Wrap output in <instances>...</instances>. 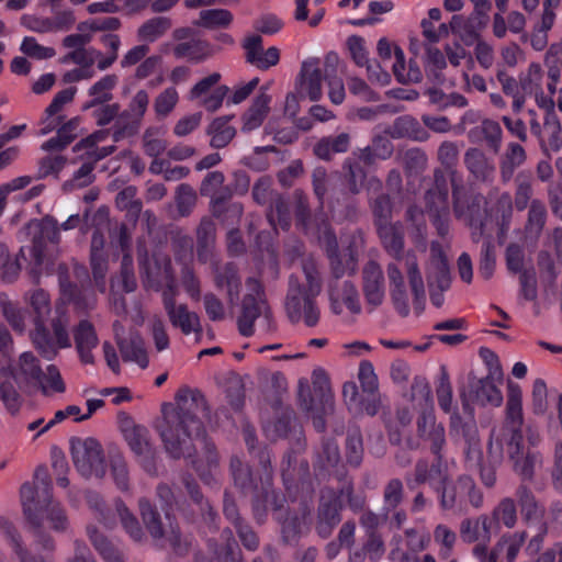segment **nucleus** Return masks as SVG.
Here are the masks:
<instances>
[{"mask_svg":"<svg viewBox=\"0 0 562 562\" xmlns=\"http://www.w3.org/2000/svg\"><path fill=\"white\" fill-rule=\"evenodd\" d=\"M154 429L160 437L166 453L175 460L194 454L193 435H201L206 425L216 424L205 394L188 385L175 393L173 403H162Z\"/></svg>","mask_w":562,"mask_h":562,"instance_id":"f257e3e1","label":"nucleus"},{"mask_svg":"<svg viewBox=\"0 0 562 562\" xmlns=\"http://www.w3.org/2000/svg\"><path fill=\"white\" fill-rule=\"evenodd\" d=\"M300 408L312 419L318 432L326 430V417L334 414L335 397L327 372L316 368L312 372L311 383L301 378L297 384Z\"/></svg>","mask_w":562,"mask_h":562,"instance_id":"f03ea898","label":"nucleus"},{"mask_svg":"<svg viewBox=\"0 0 562 562\" xmlns=\"http://www.w3.org/2000/svg\"><path fill=\"white\" fill-rule=\"evenodd\" d=\"M25 300L31 305L34 312V330L31 333V338L34 346L46 351L47 349H66L69 348L70 337L67 331L68 321L61 314H58L52 321L53 334L45 327V318L50 313V296L43 289H35L25 294Z\"/></svg>","mask_w":562,"mask_h":562,"instance_id":"7ed1b4c3","label":"nucleus"},{"mask_svg":"<svg viewBox=\"0 0 562 562\" xmlns=\"http://www.w3.org/2000/svg\"><path fill=\"white\" fill-rule=\"evenodd\" d=\"M246 286L247 293L241 301L237 326L243 336H251L256 321H259L266 329H270L273 319L272 312L267 303L265 291L259 280L248 278L246 280Z\"/></svg>","mask_w":562,"mask_h":562,"instance_id":"20e7f679","label":"nucleus"},{"mask_svg":"<svg viewBox=\"0 0 562 562\" xmlns=\"http://www.w3.org/2000/svg\"><path fill=\"white\" fill-rule=\"evenodd\" d=\"M502 382L503 372L497 367L483 378H477L473 373H470L468 391L460 392L464 414L472 415L474 413L471 403H476L480 406H501L503 403V394L498 384H502Z\"/></svg>","mask_w":562,"mask_h":562,"instance_id":"39448f33","label":"nucleus"},{"mask_svg":"<svg viewBox=\"0 0 562 562\" xmlns=\"http://www.w3.org/2000/svg\"><path fill=\"white\" fill-rule=\"evenodd\" d=\"M0 373L2 376L12 378L19 387L38 385L43 394L47 395V387L42 382L43 370L33 353H19L14 357L2 353Z\"/></svg>","mask_w":562,"mask_h":562,"instance_id":"423d86ee","label":"nucleus"},{"mask_svg":"<svg viewBox=\"0 0 562 562\" xmlns=\"http://www.w3.org/2000/svg\"><path fill=\"white\" fill-rule=\"evenodd\" d=\"M425 212L429 215L438 235L449 234V189L442 170L434 171V184L424 194Z\"/></svg>","mask_w":562,"mask_h":562,"instance_id":"0eeeda50","label":"nucleus"},{"mask_svg":"<svg viewBox=\"0 0 562 562\" xmlns=\"http://www.w3.org/2000/svg\"><path fill=\"white\" fill-rule=\"evenodd\" d=\"M72 462L85 477L101 479L105 474L104 452L101 443L92 437L70 439Z\"/></svg>","mask_w":562,"mask_h":562,"instance_id":"6e6552de","label":"nucleus"},{"mask_svg":"<svg viewBox=\"0 0 562 562\" xmlns=\"http://www.w3.org/2000/svg\"><path fill=\"white\" fill-rule=\"evenodd\" d=\"M18 240L21 243L31 241V256L36 268H40L44 260L46 244L59 241V227L56 220L46 216L42 220H33L25 224L18 232Z\"/></svg>","mask_w":562,"mask_h":562,"instance_id":"1a4fd4ad","label":"nucleus"},{"mask_svg":"<svg viewBox=\"0 0 562 562\" xmlns=\"http://www.w3.org/2000/svg\"><path fill=\"white\" fill-rule=\"evenodd\" d=\"M316 234L329 260L333 276L339 279L345 274H353L357 271L358 255L351 246L340 252L336 235L325 220L321 221Z\"/></svg>","mask_w":562,"mask_h":562,"instance_id":"9d476101","label":"nucleus"},{"mask_svg":"<svg viewBox=\"0 0 562 562\" xmlns=\"http://www.w3.org/2000/svg\"><path fill=\"white\" fill-rule=\"evenodd\" d=\"M467 339L465 335L451 334V335H431L425 339L423 344L414 345L406 339L397 338H380L376 345H370L367 341L355 340L344 345L346 349H359V350H373V349H406L414 348L415 351H425L429 348L439 349L442 346L454 348Z\"/></svg>","mask_w":562,"mask_h":562,"instance_id":"9b49d317","label":"nucleus"},{"mask_svg":"<svg viewBox=\"0 0 562 562\" xmlns=\"http://www.w3.org/2000/svg\"><path fill=\"white\" fill-rule=\"evenodd\" d=\"M427 282L431 303L440 307L443 304V292L450 288L451 278L447 255L438 241L430 244V257L426 268Z\"/></svg>","mask_w":562,"mask_h":562,"instance_id":"f8f14e48","label":"nucleus"},{"mask_svg":"<svg viewBox=\"0 0 562 562\" xmlns=\"http://www.w3.org/2000/svg\"><path fill=\"white\" fill-rule=\"evenodd\" d=\"M344 504L340 494L331 488L321 490L315 517V532L322 539H328L342 520Z\"/></svg>","mask_w":562,"mask_h":562,"instance_id":"ddd939ff","label":"nucleus"},{"mask_svg":"<svg viewBox=\"0 0 562 562\" xmlns=\"http://www.w3.org/2000/svg\"><path fill=\"white\" fill-rule=\"evenodd\" d=\"M315 295H310L305 288L299 282L294 276L289 280V292L286 295L285 307L288 315L292 322L301 319L307 326H315L318 322L319 312L314 302Z\"/></svg>","mask_w":562,"mask_h":562,"instance_id":"4468645a","label":"nucleus"},{"mask_svg":"<svg viewBox=\"0 0 562 562\" xmlns=\"http://www.w3.org/2000/svg\"><path fill=\"white\" fill-rule=\"evenodd\" d=\"M449 435L454 441H463L464 461L481 460L482 446L474 413L467 417L453 413L449 418Z\"/></svg>","mask_w":562,"mask_h":562,"instance_id":"2eb2a0df","label":"nucleus"},{"mask_svg":"<svg viewBox=\"0 0 562 562\" xmlns=\"http://www.w3.org/2000/svg\"><path fill=\"white\" fill-rule=\"evenodd\" d=\"M149 105V93L139 89L132 97L127 109L123 111L113 126V139L119 142L138 133Z\"/></svg>","mask_w":562,"mask_h":562,"instance_id":"dca6fc26","label":"nucleus"},{"mask_svg":"<svg viewBox=\"0 0 562 562\" xmlns=\"http://www.w3.org/2000/svg\"><path fill=\"white\" fill-rule=\"evenodd\" d=\"M358 379L362 393L355 411L368 416H375L384 406L379 391L378 376L370 362L362 361L360 363Z\"/></svg>","mask_w":562,"mask_h":562,"instance_id":"f3484780","label":"nucleus"},{"mask_svg":"<svg viewBox=\"0 0 562 562\" xmlns=\"http://www.w3.org/2000/svg\"><path fill=\"white\" fill-rule=\"evenodd\" d=\"M140 273L146 288L158 291L167 286L169 294H173L175 276L171 260L167 256H153L140 261Z\"/></svg>","mask_w":562,"mask_h":562,"instance_id":"a211bd4d","label":"nucleus"},{"mask_svg":"<svg viewBox=\"0 0 562 562\" xmlns=\"http://www.w3.org/2000/svg\"><path fill=\"white\" fill-rule=\"evenodd\" d=\"M35 491L29 485V483L21 486L23 515L30 524L33 535L36 538V542L41 548L45 551H53L55 549L54 539L42 529L43 520L40 515L42 505L40 499L35 501Z\"/></svg>","mask_w":562,"mask_h":562,"instance_id":"6ab92c4d","label":"nucleus"},{"mask_svg":"<svg viewBox=\"0 0 562 562\" xmlns=\"http://www.w3.org/2000/svg\"><path fill=\"white\" fill-rule=\"evenodd\" d=\"M124 439L144 471L151 476L158 475V452L151 442L149 430L142 426Z\"/></svg>","mask_w":562,"mask_h":562,"instance_id":"aec40b11","label":"nucleus"},{"mask_svg":"<svg viewBox=\"0 0 562 562\" xmlns=\"http://www.w3.org/2000/svg\"><path fill=\"white\" fill-rule=\"evenodd\" d=\"M211 261V276L214 286L226 294L227 302L232 305L239 300L241 278L234 262Z\"/></svg>","mask_w":562,"mask_h":562,"instance_id":"412c9836","label":"nucleus"},{"mask_svg":"<svg viewBox=\"0 0 562 562\" xmlns=\"http://www.w3.org/2000/svg\"><path fill=\"white\" fill-rule=\"evenodd\" d=\"M249 495H251V514L258 525L266 522L269 506L276 513L274 515L283 508L284 498L272 488L269 482H261L260 486Z\"/></svg>","mask_w":562,"mask_h":562,"instance_id":"4be33fe9","label":"nucleus"},{"mask_svg":"<svg viewBox=\"0 0 562 562\" xmlns=\"http://www.w3.org/2000/svg\"><path fill=\"white\" fill-rule=\"evenodd\" d=\"M514 496L516 497L517 507L525 525H540L542 521H546L543 519L546 513L544 505L528 484L520 483L515 488Z\"/></svg>","mask_w":562,"mask_h":562,"instance_id":"5701e85b","label":"nucleus"},{"mask_svg":"<svg viewBox=\"0 0 562 562\" xmlns=\"http://www.w3.org/2000/svg\"><path fill=\"white\" fill-rule=\"evenodd\" d=\"M504 427L510 432L508 441L522 440V393L519 385L508 383Z\"/></svg>","mask_w":562,"mask_h":562,"instance_id":"b1692460","label":"nucleus"},{"mask_svg":"<svg viewBox=\"0 0 562 562\" xmlns=\"http://www.w3.org/2000/svg\"><path fill=\"white\" fill-rule=\"evenodd\" d=\"M453 176V188H452V199H453V213L458 220H461L465 223V225L482 223L485 220V211L481 209V203L483 201V196L476 195L472 198L471 203L465 205L462 198L463 190V181L459 180V183H456V173Z\"/></svg>","mask_w":562,"mask_h":562,"instance_id":"393cba45","label":"nucleus"},{"mask_svg":"<svg viewBox=\"0 0 562 562\" xmlns=\"http://www.w3.org/2000/svg\"><path fill=\"white\" fill-rule=\"evenodd\" d=\"M417 435L426 443L434 456L443 454L446 430L442 424L436 422L431 412H422L417 419Z\"/></svg>","mask_w":562,"mask_h":562,"instance_id":"a878e982","label":"nucleus"},{"mask_svg":"<svg viewBox=\"0 0 562 562\" xmlns=\"http://www.w3.org/2000/svg\"><path fill=\"white\" fill-rule=\"evenodd\" d=\"M243 47L245 49L246 61L260 70H267L276 66L280 60V50L276 46H271L265 50L262 38L259 35L247 37Z\"/></svg>","mask_w":562,"mask_h":562,"instance_id":"bb28decb","label":"nucleus"},{"mask_svg":"<svg viewBox=\"0 0 562 562\" xmlns=\"http://www.w3.org/2000/svg\"><path fill=\"white\" fill-rule=\"evenodd\" d=\"M228 474L233 486L244 496L256 491L258 479L252 467L238 454H232L228 461Z\"/></svg>","mask_w":562,"mask_h":562,"instance_id":"cd10ccee","label":"nucleus"},{"mask_svg":"<svg viewBox=\"0 0 562 562\" xmlns=\"http://www.w3.org/2000/svg\"><path fill=\"white\" fill-rule=\"evenodd\" d=\"M507 453L513 462L514 471L521 477L522 482L532 481L535 476V464L539 453L526 450L522 440L507 441Z\"/></svg>","mask_w":562,"mask_h":562,"instance_id":"c85d7f7f","label":"nucleus"},{"mask_svg":"<svg viewBox=\"0 0 562 562\" xmlns=\"http://www.w3.org/2000/svg\"><path fill=\"white\" fill-rule=\"evenodd\" d=\"M164 304L171 324L180 328L184 335L200 330V318L194 312H190L184 304L177 305L173 294L164 292Z\"/></svg>","mask_w":562,"mask_h":562,"instance_id":"c756f323","label":"nucleus"},{"mask_svg":"<svg viewBox=\"0 0 562 562\" xmlns=\"http://www.w3.org/2000/svg\"><path fill=\"white\" fill-rule=\"evenodd\" d=\"M362 278L367 303L372 307L379 306L384 299V276L380 265L373 260L367 262Z\"/></svg>","mask_w":562,"mask_h":562,"instance_id":"7c9ffc66","label":"nucleus"},{"mask_svg":"<svg viewBox=\"0 0 562 562\" xmlns=\"http://www.w3.org/2000/svg\"><path fill=\"white\" fill-rule=\"evenodd\" d=\"M282 477L285 484L301 483L307 492H313L310 464L307 460H297L293 451L284 454L282 460Z\"/></svg>","mask_w":562,"mask_h":562,"instance_id":"2f4dec72","label":"nucleus"},{"mask_svg":"<svg viewBox=\"0 0 562 562\" xmlns=\"http://www.w3.org/2000/svg\"><path fill=\"white\" fill-rule=\"evenodd\" d=\"M310 514L308 507L303 505L300 512L289 510L285 517H282L279 513L276 515V519L281 525V536L284 543L290 544L301 537L307 525Z\"/></svg>","mask_w":562,"mask_h":562,"instance_id":"473e14b6","label":"nucleus"},{"mask_svg":"<svg viewBox=\"0 0 562 562\" xmlns=\"http://www.w3.org/2000/svg\"><path fill=\"white\" fill-rule=\"evenodd\" d=\"M216 384L224 387L226 401L234 412H241L246 402L245 382L235 372L215 376Z\"/></svg>","mask_w":562,"mask_h":562,"instance_id":"72a5a7b5","label":"nucleus"},{"mask_svg":"<svg viewBox=\"0 0 562 562\" xmlns=\"http://www.w3.org/2000/svg\"><path fill=\"white\" fill-rule=\"evenodd\" d=\"M300 86L311 101H317L322 97V71L319 69V60L310 58L302 63Z\"/></svg>","mask_w":562,"mask_h":562,"instance_id":"f704fd0d","label":"nucleus"},{"mask_svg":"<svg viewBox=\"0 0 562 562\" xmlns=\"http://www.w3.org/2000/svg\"><path fill=\"white\" fill-rule=\"evenodd\" d=\"M463 160L465 168L476 181H493L495 166L481 149L469 148L464 154Z\"/></svg>","mask_w":562,"mask_h":562,"instance_id":"c9c22d12","label":"nucleus"},{"mask_svg":"<svg viewBox=\"0 0 562 562\" xmlns=\"http://www.w3.org/2000/svg\"><path fill=\"white\" fill-rule=\"evenodd\" d=\"M119 83V76L115 74H108L97 80L88 89L90 99L82 104V110L87 111L99 106V104L109 103L113 99V90Z\"/></svg>","mask_w":562,"mask_h":562,"instance_id":"e433bc0d","label":"nucleus"},{"mask_svg":"<svg viewBox=\"0 0 562 562\" xmlns=\"http://www.w3.org/2000/svg\"><path fill=\"white\" fill-rule=\"evenodd\" d=\"M378 235L385 251L400 259L404 250V229L401 223H379Z\"/></svg>","mask_w":562,"mask_h":562,"instance_id":"4c0bfd02","label":"nucleus"},{"mask_svg":"<svg viewBox=\"0 0 562 562\" xmlns=\"http://www.w3.org/2000/svg\"><path fill=\"white\" fill-rule=\"evenodd\" d=\"M270 102L271 97L261 90L241 116V132L249 133L261 126L270 111Z\"/></svg>","mask_w":562,"mask_h":562,"instance_id":"58836bf2","label":"nucleus"},{"mask_svg":"<svg viewBox=\"0 0 562 562\" xmlns=\"http://www.w3.org/2000/svg\"><path fill=\"white\" fill-rule=\"evenodd\" d=\"M137 504L142 521L151 539L154 541L162 540L166 530L157 506L147 497H140Z\"/></svg>","mask_w":562,"mask_h":562,"instance_id":"ea45409f","label":"nucleus"},{"mask_svg":"<svg viewBox=\"0 0 562 562\" xmlns=\"http://www.w3.org/2000/svg\"><path fill=\"white\" fill-rule=\"evenodd\" d=\"M464 477L465 474H462L456 481H452L450 477L441 485H434V490L439 497L440 507L443 510H451L462 506Z\"/></svg>","mask_w":562,"mask_h":562,"instance_id":"a19ab883","label":"nucleus"},{"mask_svg":"<svg viewBox=\"0 0 562 562\" xmlns=\"http://www.w3.org/2000/svg\"><path fill=\"white\" fill-rule=\"evenodd\" d=\"M386 552V544L382 532L364 535L360 549L349 555L348 562H362L368 559L370 562L380 561Z\"/></svg>","mask_w":562,"mask_h":562,"instance_id":"79ce46f5","label":"nucleus"},{"mask_svg":"<svg viewBox=\"0 0 562 562\" xmlns=\"http://www.w3.org/2000/svg\"><path fill=\"white\" fill-rule=\"evenodd\" d=\"M87 536L104 562H125V555L105 535L95 526H87Z\"/></svg>","mask_w":562,"mask_h":562,"instance_id":"37998d69","label":"nucleus"},{"mask_svg":"<svg viewBox=\"0 0 562 562\" xmlns=\"http://www.w3.org/2000/svg\"><path fill=\"white\" fill-rule=\"evenodd\" d=\"M338 66V55L334 52L328 53L325 56L324 71L328 83V97L334 104H341L346 97L342 79L337 76Z\"/></svg>","mask_w":562,"mask_h":562,"instance_id":"c03bdc74","label":"nucleus"},{"mask_svg":"<svg viewBox=\"0 0 562 562\" xmlns=\"http://www.w3.org/2000/svg\"><path fill=\"white\" fill-rule=\"evenodd\" d=\"M527 154L525 148L515 142L507 144L499 158V173L504 183L512 180L515 170L525 164Z\"/></svg>","mask_w":562,"mask_h":562,"instance_id":"a18cd8bd","label":"nucleus"},{"mask_svg":"<svg viewBox=\"0 0 562 562\" xmlns=\"http://www.w3.org/2000/svg\"><path fill=\"white\" fill-rule=\"evenodd\" d=\"M113 508L120 519L122 528L128 535V537L134 542L145 543L147 541L146 532L142 527L138 518L126 506V504L121 498H116L114 501Z\"/></svg>","mask_w":562,"mask_h":562,"instance_id":"49530a36","label":"nucleus"},{"mask_svg":"<svg viewBox=\"0 0 562 562\" xmlns=\"http://www.w3.org/2000/svg\"><path fill=\"white\" fill-rule=\"evenodd\" d=\"M215 244V224L209 217H203L196 228V252L201 262H207L213 258Z\"/></svg>","mask_w":562,"mask_h":562,"instance_id":"de8ad7c7","label":"nucleus"},{"mask_svg":"<svg viewBox=\"0 0 562 562\" xmlns=\"http://www.w3.org/2000/svg\"><path fill=\"white\" fill-rule=\"evenodd\" d=\"M172 53L177 59L188 58L189 60L200 63L210 58L214 50L209 42L195 38L177 44Z\"/></svg>","mask_w":562,"mask_h":562,"instance_id":"09e8293b","label":"nucleus"},{"mask_svg":"<svg viewBox=\"0 0 562 562\" xmlns=\"http://www.w3.org/2000/svg\"><path fill=\"white\" fill-rule=\"evenodd\" d=\"M350 139L351 138L348 133L326 136L315 144L313 151L319 159L330 160L335 154H342L349 149Z\"/></svg>","mask_w":562,"mask_h":562,"instance_id":"8fccbe9b","label":"nucleus"},{"mask_svg":"<svg viewBox=\"0 0 562 562\" xmlns=\"http://www.w3.org/2000/svg\"><path fill=\"white\" fill-rule=\"evenodd\" d=\"M76 92V87H69L56 93L45 110L46 117L42 122L44 126L41 128V135H46L56 128L59 121L55 122L50 117L58 114L66 104L70 103L74 100Z\"/></svg>","mask_w":562,"mask_h":562,"instance_id":"3c124183","label":"nucleus"},{"mask_svg":"<svg viewBox=\"0 0 562 562\" xmlns=\"http://www.w3.org/2000/svg\"><path fill=\"white\" fill-rule=\"evenodd\" d=\"M547 215L548 212L546 204L539 199L532 200L528 207L527 221L525 224L526 237L531 239L539 238L546 225Z\"/></svg>","mask_w":562,"mask_h":562,"instance_id":"603ef678","label":"nucleus"},{"mask_svg":"<svg viewBox=\"0 0 562 562\" xmlns=\"http://www.w3.org/2000/svg\"><path fill=\"white\" fill-rule=\"evenodd\" d=\"M172 26L171 19L168 16H155L145 21L137 29V37L140 42L154 43L162 37Z\"/></svg>","mask_w":562,"mask_h":562,"instance_id":"864d4df0","label":"nucleus"},{"mask_svg":"<svg viewBox=\"0 0 562 562\" xmlns=\"http://www.w3.org/2000/svg\"><path fill=\"white\" fill-rule=\"evenodd\" d=\"M229 117L223 116L213 120L206 133L211 136L210 145L220 149L226 147L236 135V130L229 125Z\"/></svg>","mask_w":562,"mask_h":562,"instance_id":"5fc2aeb1","label":"nucleus"},{"mask_svg":"<svg viewBox=\"0 0 562 562\" xmlns=\"http://www.w3.org/2000/svg\"><path fill=\"white\" fill-rule=\"evenodd\" d=\"M211 206L213 215L228 224L237 223L244 212L240 203H227V196L223 194L212 195Z\"/></svg>","mask_w":562,"mask_h":562,"instance_id":"6e6d98bb","label":"nucleus"},{"mask_svg":"<svg viewBox=\"0 0 562 562\" xmlns=\"http://www.w3.org/2000/svg\"><path fill=\"white\" fill-rule=\"evenodd\" d=\"M495 520L499 527L513 529L518 522V507L516 497H503L492 509Z\"/></svg>","mask_w":562,"mask_h":562,"instance_id":"4d7b16f0","label":"nucleus"},{"mask_svg":"<svg viewBox=\"0 0 562 562\" xmlns=\"http://www.w3.org/2000/svg\"><path fill=\"white\" fill-rule=\"evenodd\" d=\"M105 137L104 132H97L88 137L81 139L78 144L75 145L74 150L79 151L81 149H87V159L91 160L93 164L110 156L115 147L114 146H104L98 147L97 144L102 142Z\"/></svg>","mask_w":562,"mask_h":562,"instance_id":"13d9d810","label":"nucleus"},{"mask_svg":"<svg viewBox=\"0 0 562 562\" xmlns=\"http://www.w3.org/2000/svg\"><path fill=\"white\" fill-rule=\"evenodd\" d=\"M533 195V179L529 172H519L515 178L514 205L517 211L529 207Z\"/></svg>","mask_w":562,"mask_h":562,"instance_id":"bf43d9fd","label":"nucleus"},{"mask_svg":"<svg viewBox=\"0 0 562 562\" xmlns=\"http://www.w3.org/2000/svg\"><path fill=\"white\" fill-rule=\"evenodd\" d=\"M233 19L232 12L226 9H206L200 11L199 20L194 24L210 30L227 29Z\"/></svg>","mask_w":562,"mask_h":562,"instance_id":"052dcab7","label":"nucleus"},{"mask_svg":"<svg viewBox=\"0 0 562 562\" xmlns=\"http://www.w3.org/2000/svg\"><path fill=\"white\" fill-rule=\"evenodd\" d=\"M406 271L409 285L414 294L415 307L422 310L425 300V285L418 268L417 259L414 255H407L405 258Z\"/></svg>","mask_w":562,"mask_h":562,"instance_id":"680f3d73","label":"nucleus"},{"mask_svg":"<svg viewBox=\"0 0 562 562\" xmlns=\"http://www.w3.org/2000/svg\"><path fill=\"white\" fill-rule=\"evenodd\" d=\"M345 457L346 462L352 468H358L362 463L363 440L361 430L358 426L350 428L347 432Z\"/></svg>","mask_w":562,"mask_h":562,"instance_id":"e2e57ef3","label":"nucleus"},{"mask_svg":"<svg viewBox=\"0 0 562 562\" xmlns=\"http://www.w3.org/2000/svg\"><path fill=\"white\" fill-rule=\"evenodd\" d=\"M315 464L321 469L336 468L340 460L339 446L335 439L324 438L315 452Z\"/></svg>","mask_w":562,"mask_h":562,"instance_id":"0e129e2a","label":"nucleus"},{"mask_svg":"<svg viewBox=\"0 0 562 562\" xmlns=\"http://www.w3.org/2000/svg\"><path fill=\"white\" fill-rule=\"evenodd\" d=\"M401 537L405 542L407 551L415 554L426 550L431 541L430 533L423 526L405 528Z\"/></svg>","mask_w":562,"mask_h":562,"instance_id":"69168bd1","label":"nucleus"},{"mask_svg":"<svg viewBox=\"0 0 562 562\" xmlns=\"http://www.w3.org/2000/svg\"><path fill=\"white\" fill-rule=\"evenodd\" d=\"M406 396L422 412H428L427 409L431 407V390L429 383L423 376L414 378Z\"/></svg>","mask_w":562,"mask_h":562,"instance_id":"338daca9","label":"nucleus"},{"mask_svg":"<svg viewBox=\"0 0 562 562\" xmlns=\"http://www.w3.org/2000/svg\"><path fill=\"white\" fill-rule=\"evenodd\" d=\"M0 308L3 317L16 333H24L26 328V311L8 299L7 295H0Z\"/></svg>","mask_w":562,"mask_h":562,"instance_id":"774afa93","label":"nucleus"}]
</instances>
